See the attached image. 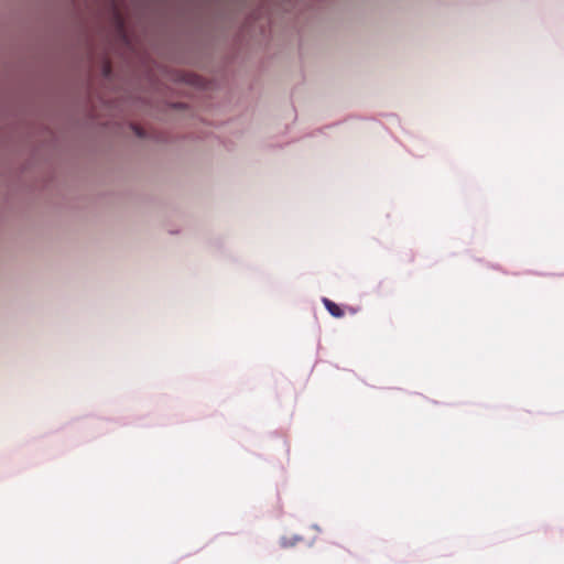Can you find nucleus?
Returning a JSON list of instances; mask_svg holds the SVG:
<instances>
[{"instance_id":"1","label":"nucleus","mask_w":564,"mask_h":564,"mask_svg":"<svg viewBox=\"0 0 564 564\" xmlns=\"http://www.w3.org/2000/svg\"><path fill=\"white\" fill-rule=\"evenodd\" d=\"M323 304L332 316L337 317V318L344 316L343 308L339 305H337L336 303H334L333 301H330L329 299L324 297Z\"/></svg>"},{"instance_id":"2","label":"nucleus","mask_w":564,"mask_h":564,"mask_svg":"<svg viewBox=\"0 0 564 564\" xmlns=\"http://www.w3.org/2000/svg\"><path fill=\"white\" fill-rule=\"evenodd\" d=\"M133 130H134V132H135V134H137L138 137H143V133H142V131H141V129H140V128H138V127H133Z\"/></svg>"},{"instance_id":"3","label":"nucleus","mask_w":564,"mask_h":564,"mask_svg":"<svg viewBox=\"0 0 564 564\" xmlns=\"http://www.w3.org/2000/svg\"><path fill=\"white\" fill-rule=\"evenodd\" d=\"M109 70H110V66H109V65H107V66L105 67V73H106V74H108V72H109Z\"/></svg>"}]
</instances>
